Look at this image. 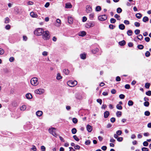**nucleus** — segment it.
<instances>
[{"instance_id": "40", "label": "nucleus", "mask_w": 151, "mask_h": 151, "mask_svg": "<svg viewBox=\"0 0 151 151\" xmlns=\"http://www.w3.org/2000/svg\"><path fill=\"white\" fill-rule=\"evenodd\" d=\"M71 132L73 134H75L77 132L76 129L75 128H73L72 129Z\"/></svg>"}, {"instance_id": "11", "label": "nucleus", "mask_w": 151, "mask_h": 151, "mask_svg": "<svg viewBox=\"0 0 151 151\" xmlns=\"http://www.w3.org/2000/svg\"><path fill=\"white\" fill-rule=\"evenodd\" d=\"M94 17V13H91L89 15V18L90 20H93V19Z\"/></svg>"}, {"instance_id": "42", "label": "nucleus", "mask_w": 151, "mask_h": 151, "mask_svg": "<svg viewBox=\"0 0 151 151\" xmlns=\"http://www.w3.org/2000/svg\"><path fill=\"white\" fill-rule=\"evenodd\" d=\"M116 22V20L114 18H112L110 19V22L111 23H114Z\"/></svg>"}, {"instance_id": "56", "label": "nucleus", "mask_w": 151, "mask_h": 151, "mask_svg": "<svg viewBox=\"0 0 151 151\" xmlns=\"http://www.w3.org/2000/svg\"><path fill=\"white\" fill-rule=\"evenodd\" d=\"M142 151H148V149L146 147H143L142 148Z\"/></svg>"}, {"instance_id": "37", "label": "nucleus", "mask_w": 151, "mask_h": 151, "mask_svg": "<svg viewBox=\"0 0 151 151\" xmlns=\"http://www.w3.org/2000/svg\"><path fill=\"white\" fill-rule=\"evenodd\" d=\"M149 104V103L148 101H145L144 103V106L146 107L148 106Z\"/></svg>"}, {"instance_id": "52", "label": "nucleus", "mask_w": 151, "mask_h": 151, "mask_svg": "<svg viewBox=\"0 0 151 151\" xmlns=\"http://www.w3.org/2000/svg\"><path fill=\"white\" fill-rule=\"evenodd\" d=\"M32 147L31 148V150L34 151H36L37 150L36 147L35 145H33Z\"/></svg>"}, {"instance_id": "1", "label": "nucleus", "mask_w": 151, "mask_h": 151, "mask_svg": "<svg viewBox=\"0 0 151 151\" xmlns=\"http://www.w3.org/2000/svg\"><path fill=\"white\" fill-rule=\"evenodd\" d=\"M42 38L44 40H49L50 38V32L48 31H44L42 34Z\"/></svg>"}, {"instance_id": "9", "label": "nucleus", "mask_w": 151, "mask_h": 151, "mask_svg": "<svg viewBox=\"0 0 151 151\" xmlns=\"http://www.w3.org/2000/svg\"><path fill=\"white\" fill-rule=\"evenodd\" d=\"M86 11L87 13H91L92 11L91 7L89 5H87L86 6Z\"/></svg>"}, {"instance_id": "13", "label": "nucleus", "mask_w": 151, "mask_h": 151, "mask_svg": "<svg viewBox=\"0 0 151 151\" xmlns=\"http://www.w3.org/2000/svg\"><path fill=\"white\" fill-rule=\"evenodd\" d=\"M43 114L42 111H38L36 112V115L38 116H41Z\"/></svg>"}, {"instance_id": "5", "label": "nucleus", "mask_w": 151, "mask_h": 151, "mask_svg": "<svg viewBox=\"0 0 151 151\" xmlns=\"http://www.w3.org/2000/svg\"><path fill=\"white\" fill-rule=\"evenodd\" d=\"M45 92V90L43 88H39L35 91V93L39 95L43 94Z\"/></svg>"}, {"instance_id": "33", "label": "nucleus", "mask_w": 151, "mask_h": 151, "mask_svg": "<svg viewBox=\"0 0 151 151\" xmlns=\"http://www.w3.org/2000/svg\"><path fill=\"white\" fill-rule=\"evenodd\" d=\"M48 52H47V51H43L42 53V54L43 56H47L48 55Z\"/></svg>"}, {"instance_id": "54", "label": "nucleus", "mask_w": 151, "mask_h": 151, "mask_svg": "<svg viewBox=\"0 0 151 151\" xmlns=\"http://www.w3.org/2000/svg\"><path fill=\"white\" fill-rule=\"evenodd\" d=\"M109 27L110 29H113L115 28V26L112 24H110L109 25Z\"/></svg>"}, {"instance_id": "62", "label": "nucleus", "mask_w": 151, "mask_h": 151, "mask_svg": "<svg viewBox=\"0 0 151 151\" xmlns=\"http://www.w3.org/2000/svg\"><path fill=\"white\" fill-rule=\"evenodd\" d=\"M111 122L112 123H114L115 121V118L114 117H112L110 119Z\"/></svg>"}, {"instance_id": "32", "label": "nucleus", "mask_w": 151, "mask_h": 151, "mask_svg": "<svg viewBox=\"0 0 151 151\" xmlns=\"http://www.w3.org/2000/svg\"><path fill=\"white\" fill-rule=\"evenodd\" d=\"M116 133L118 136L122 134V131L120 130H118L116 132Z\"/></svg>"}, {"instance_id": "31", "label": "nucleus", "mask_w": 151, "mask_h": 151, "mask_svg": "<svg viewBox=\"0 0 151 151\" xmlns=\"http://www.w3.org/2000/svg\"><path fill=\"white\" fill-rule=\"evenodd\" d=\"M116 115L118 117H119L122 115V113L119 111H118L116 113Z\"/></svg>"}, {"instance_id": "29", "label": "nucleus", "mask_w": 151, "mask_h": 151, "mask_svg": "<svg viewBox=\"0 0 151 151\" xmlns=\"http://www.w3.org/2000/svg\"><path fill=\"white\" fill-rule=\"evenodd\" d=\"M101 8L99 6H97L96 8V12H99L101 10Z\"/></svg>"}, {"instance_id": "22", "label": "nucleus", "mask_w": 151, "mask_h": 151, "mask_svg": "<svg viewBox=\"0 0 151 151\" xmlns=\"http://www.w3.org/2000/svg\"><path fill=\"white\" fill-rule=\"evenodd\" d=\"M126 43L125 41L123 40L119 42V45L121 46L124 45Z\"/></svg>"}, {"instance_id": "30", "label": "nucleus", "mask_w": 151, "mask_h": 151, "mask_svg": "<svg viewBox=\"0 0 151 151\" xmlns=\"http://www.w3.org/2000/svg\"><path fill=\"white\" fill-rule=\"evenodd\" d=\"M128 104L129 106H132L133 104V102L131 100H129L128 102Z\"/></svg>"}, {"instance_id": "4", "label": "nucleus", "mask_w": 151, "mask_h": 151, "mask_svg": "<svg viewBox=\"0 0 151 151\" xmlns=\"http://www.w3.org/2000/svg\"><path fill=\"white\" fill-rule=\"evenodd\" d=\"M49 133L52 134L53 136L55 137H57V134L56 133V129L53 127L50 128L48 129Z\"/></svg>"}, {"instance_id": "64", "label": "nucleus", "mask_w": 151, "mask_h": 151, "mask_svg": "<svg viewBox=\"0 0 151 151\" xmlns=\"http://www.w3.org/2000/svg\"><path fill=\"white\" fill-rule=\"evenodd\" d=\"M130 88V86L129 84H126L125 86V88L126 89H129Z\"/></svg>"}, {"instance_id": "45", "label": "nucleus", "mask_w": 151, "mask_h": 151, "mask_svg": "<svg viewBox=\"0 0 151 151\" xmlns=\"http://www.w3.org/2000/svg\"><path fill=\"white\" fill-rule=\"evenodd\" d=\"M73 137L74 139L77 141H79V139L77 137L76 135H74Z\"/></svg>"}, {"instance_id": "10", "label": "nucleus", "mask_w": 151, "mask_h": 151, "mask_svg": "<svg viewBox=\"0 0 151 151\" xmlns=\"http://www.w3.org/2000/svg\"><path fill=\"white\" fill-rule=\"evenodd\" d=\"M30 16L33 18H37L38 16L37 14L33 12L30 13Z\"/></svg>"}, {"instance_id": "53", "label": "nucleus", "mask_w": 151, "mask_h": 151, "mask_svg": "<svg viewBox=\"0 0 151 151\" xmlns=\"http://www.w3.org/2000/svg\"><path fill=\"white\" fill-rule=\"evenodd\" d=\"M91 143V141L90 140H87L85 142V144L86 145H89Z\"/></svg>"}, {"instance_id": "6", "label": "nucleus", "mask_w": 151, "mask_h": 151, "mask_svg": "<svg viewBox=\"0 0 151 151\" xmlns=\"http://www.w3.org/2000/svg\"><path fill=\"white\" fill-rule=\"evenodd\" d=\"M77 84V82L76 81H69L67 82L68 85L70 87H73L76 86Z\"/></svg>"}, {"instance_id": "57", "label": "nucleus", "mask_w": 151, "mask_h": 151, "mask_svg": "<svg viewBox=\"0 0 151 151\" xmlns=\"http://www.w3.org/2000/svg\"><path fill=\"white\" fill-rule=\"evenodd\" d=\"M27 3V4L28 5H32L34 4L33 2L30 1H28Z\"/></svg>"}, {"instance_id": "3", "label": "nucleus", "mask_w": 151, "mask_h": 151, "mask_svg": "<svg viewBox=\"0 0 151 151\" xmlns=\"http://www.w3.org/2000/svg\"><path fill=\"white\" fill-rule=\"evenodd\" d=\"M43 29L41 28H38L37 29L34 31V33L35 35L39 36L42 35L43 33L44 32Z\"/></svg>"}, {"instance_id": "41", "label": "nucleus", "mask_w": 151, "mask_h": 151, "mask_svg": "<svg viewBox=\"0 0 151 151\" xmlns=\"http://www.w3.org/2000/svg\"><path fill=\"white\" fill-rule=\"evenodd\" d=\"M144 114L145 115L148 116L150 115V113L149 111H146L145 112Z\"/></svg>"}, {"instance_id": "15", "label": "nucleus", "mask_w": 151, "mask_h": 151, "mask_svg": "<svg viewBox=\"0 0 151 151\" xmlns=\"http://www.w3.org/2000/svg\"><path fill=\"white\" fill-rule=\"evenodd\" d=\"M68 22L69 24H71L73 22V18L71 17H68Z\"/></svg>"}, {"instance_id": "14", "label": "nucleus", "mask_w": 151, "mask_h": 151, "mask_svg": "<svg viewBox=\"0 0 151 151\" xmlns=\"http://www.w3.org/2000/svg\"><path fill=\"white\" fill-rule=\"evenodd\" d=\"M86 32L85 31H83L79 33L78 35L82 37L86 35Z\"/></svg>"}, {"instance_id": "39", "label": "nucleus", "mask_w": 151, "mask_h": 151, "mask_svg": "<svg viewBox=\"0 0 151 151\" xmlns=\"http://www.w3.org/2000/svg\"><path fill=\"white\" fill-rule=\"evenodd\" d=\"M150 83H147L145 84V87L146 88H148L150 86Z\"/></svg>"}, {"instance_id": "28", "label": "nucleus", "mask_w": 151, "mask_h": 151, "mask_svg": "<svg viewBox=\"0 0 151 151\" xmlns=\"http://www.w3.org/2000/svg\"><path fill=\"white\" fill-rule=\"evenodd\" d=\"M148 18L147 17H143L142 21L144 22H146L148 21Z\"/></svg>"}, {"instance_id": "58", "label": "nucleus", "mask_w": 151, "mask_h": 151, "mask_svg": "<svg viewBox=\"0 0 151 151\" xmlns=\"http://www.w3.org/2000/svg\"><path fill=\"white\" fill-rule=\"evenodd\" d=\"M146 94L147 96H150L151 95V91H149L146 92Z\"/></svg>"}, {"instance_id": "26", "label": "nucleus", "mask_w": 151, "mask_h": 151, "mask_svg": "<svg viewBox=\"0 0 151 151\" xmlns=\"http://www.w3.org/2000/svg\"><path fill=\"white\" fill-rule=\"evenodd\" d=\"M10 21V20L9 18L8 17H7L5 19L4 22L5 23L7 24Z\"/></svg>"}, {"instance_id": "27", "label": "nucleus", "mask_w": 151, "mask_h": 151, "mask_svg": "<svg viewBox=\"0 0 151 151\" xmlns=\"http://www.w3.org/2000/svg\"><path fill=\"white\" fill-rule=\"evenodd\" d=\"M99 49L97 48H96L94 50H92L91 51L92 52L93 54H95L99 51Z\"/></svg>"}, {"instance_id": "50", "label": "nucleus", "mask_w": 151, "mask_h": 151, "mask_svg": "<svg viewBox=\"0 0 151 151\" xmlns=\"http://www.w3.org/2000/svg\"><path fill=\"white\" fill-rule=\"evenodd\" d=\"M140 30L139 29H136L134 31V33L136 35H138L140 33Z\"/></svg>"}, {"instance_id": "36", "label": "nucleus", "mask_w": 151, "mask_h": 151, "mask_svg": "<svg viewBox=\"0 0 151 151\" xmlns=\"http://www.w3.org/2000/svg\"><path fill=\"white\" fill-rule=\"evenodd\" d=\"M138 48L140 50L144 48V46L142 45H138L137 46Z\"/></svg>"}, {"instance_id": "2", "label": "nucleus", "mask_w": 151, "mask_h": 151, "mask_svg": "<svg viewBox=\"0 0 151 151\" xmlns=\"http://www.w3.org/2000/svg\"><path fill=\"white\" fill-rule=\"evenodd\" d=\"M31 84L34 86H36L39 84L38 79L37 77H33L30 80Z\"/></svg>"}, {"instance_id": "63", "label": "nucleus", "mask_w": 151, "mask_h": 151, "mask_svg": "<svg viewBox=\"0 0 151 151\" xmlns=\"http://www.w3.org/2000/svg\"><path fill=\"white\" fill-rule=\"evenodd\" d=\"M124 95L122 94H121L119 96V97L121 99H124Z\"/></svg>"}, {"instance_id": "21", "label": "nucleus", "mask_w": 151, "mask_h": 151, "mask_svg": "<svg viewBox=\"0 0 151 151\" xmlns=\"http://www.w3.org/2000/svg\"><path fill=\"white\" fill-rule=\"evenodd\" d=\"M135 16L137 18L139 19L142 17V14L140 13H138L136 14Z\"/></svg>"}, {"instance_id": "46", "label": "nucleus", "mask_w": 151, "mask_h": 151, "mask_svg": "<svg viewBox=\"0 0 151 151\" xmlns=\"http://www.w3.org/2000/svg\"><path fill=\"white\" fill-rule=\"evenodd\" d=\"M116 108L118 109L121 110L122 109V107L119 104H117L116 105Z\"/></svg>"}, {"instance_id": "59", "label": "nucleus", "mask_w": 151, "mask_h": 151, "mask_svg": "<svg viewBox=\"0 0 151 151\" xmlns=\"http://www.w3.org/2000/svg\"><path fill=\"white\" fill-rule=\"evenodd\" d=\"M41 149L42 151H45V150L46 148L44 146H42L41 147Z\"/></svg>"}, {"instance_id": "34", "label": "nucleus", "mask_w": 151, "mask_h": 151, "mask_svg": "<svg viewBox=\"0 0 151 151\" xmlns=\"http://www.w3.org/2000/svg\"><path fill=\"white\" fill-rule=\"evenodd\" d=\"M132 33V32L131 30H129L127 32V34L128 36H131Z\"/></svg>"}, {"instance_id": "20", "label": "nucleus", "mask_w": 151, "mask_h": 151, "mask_svg": "<svg viewBox=\"0 0 151 151\" xmlns=\"http://www.w3.org/2000/svg\"><path fill=\"white\" fill-rule=\"evenodd\" d=\"M125 27L124 25L123 24H120L119 25V28L121 30H123L124 29Z\"/></svg>"}, {"instance_id": "17", "label": "nucleus", "mask_w": 151, "mask_h": 151, "mask_svg": "<svg viewBox=\"0 0 151 151\" xmlns=\"http://www.w3.org/2000/svg\"><path fill=\"white\" fill-rule=\"evenodd\" d=\"M109 115V112L108 111H106L104 113V117L106 118L108 117Z\"/></svg>"}, {"instance_id": "38", "label": "nucleus", "mask_w": 151, "mask_h": 151, "mask_svg": "<svg viewBox=\"0 0 151 151\" xmlns=\"http://www.w3.org/2000/svg\"><path fill=\"white\" fill-rule=\"evenodd\" d=\"M116 11L118 13H120L122 12V10L119 7L117 9Z\"/></svg>"}, {"instance_id": "55", "label": "nucleus", "mask_w": 151, "mask_h": 151, "mask_svg": "<svg viewBox=\"0 0 151 151\" xmlns=\"http://www.w3.org/2000/svg\"><path fill=\"white\" fill-rule=\"evenodd\" d=\"M57 23H58L59 24L58 26H60V25L61 24V22L60 19H58L56 20Z\"/></svg>"}, {"instance_id": "43", "label": "nucleus", "mask_w": 151, "mask_h": 151, "mask_svg": "<svg viewBox=\"0 0 151 151\" xmlns=\"http://www.w3.org/2000/svg\"><path fill=\"white\" fill-rule=\"evenodd\" d=\"M145 56L147 57H149L150 55V53L148 51H147L145 53Z\"/></svg>"}, {"instance_id": "24", "label": "nucleus", "mask_w": 151, "mask_h": 151, "mask_svg": "<svg viewBox=\"0 0 151 151\" xmlns=\"http://www.w3.org/2000/svg\"><path fill=\"white\" fill-rule=\"evenodd\" d=\"M62 78V77L60 76V74L59 73H58L56 77V79L58 80H59Z\"/></svg>"}, {"instance_id": "61", "label": "nucleus", "mask_w": 151, "mask_h": 151, "mask_svg": "<svg viewBox=\"0 0 151 151\" xmlns=\"http://www.w3.org/2000/svg\"><path fill=\"white\" fill-rule=\"evenodd\" d=\"M87 20V18L85 16L83 17V19H82V22H85Z\"/></svg>"}, {"instance_id": "19", "label": "nucleus", "mask_w": 151, "mask_h": 151, "mask_svg": "<svg viewBox=\"0 0 151 151\" xmlns=\"http://www.w3.org/2000/svg\"><path fill=\"white\" fill-rule=\"evenodd\" d=\"M27 108V106L25 105H23L20 108V110L22 111H24Z\"/></svg>"}, {"instance_id": "7", "label": "nucleus", "mask_w": 151, "mask_h": 151, "mask_svg": "<svg viewBox=\"0 0 151 151\" xmlns=\"http://www.w3.org/2000/svg\"><path fill=\"white\" fill-rule=\"evenodd\" d=\"M107 16L104 14L101 16H99L98 17V19L99 20L104 21L107 18Z\"/></svg>"}, {"instance_id": "49", "label": "nucleus", "mask_w": 151, "mask_h": 151, "mask_svg": "<svg viewBox=\"0 0 151 151\" xmlns=\"http://www.w3.org/2000/svg\"><path fill=\"white\" fill-rule=\"evenodd\" d=\"M143 145L144 146H147L148 145V143L147 141H145L143 142Z\"/></svg>"}, {"instance_id": "12", "label": "nucleus", "mask_w": 151, "mask_h": 151, "mask_svg": "<svg viewBox=\"0 0 151 151\" xmlns=\"http://www.w3.org/2000/svg\"><path fill=\"white\" fill-rule=\"evenodd\" d=\"M86 128L87 130L89 132H91L92 130V127L89 124H88L87 125Z\"/></svg>"}, {"instance_id": "48", "label": "nucleus", "mask_w": 151, "mask_h": 151, "mask_svg": "<svg viewBox=\"0 0 151 151\" xmlns=\"http://www.w3.org/2000/svg\"><path fill=\"white\" fill-rule=\"evenodd\" d=\"M123 139V138L122 137H119L117 139V140L119 142H122Z\"/></svg>"}, {"instance_id": "8", "label": "nucleus", "mask_w": 151, "mask_h": 151, "mask_svg": "<svg viewBox=\"0 0 151 151\" xmlns=\"http://www.w3.org/2000/svg\"><path fill=\"white\" fill-rule=\"evenodd\" d=\"M94 26V24L93 22H90L89 23H86L85 24V27L88 28L92 27Z\"/></svg>"}, {"instance_id": "25", "label": "nucleus", "mask_w": 151, "mask_h": 151, "mask_svg": "<svg viewBox=\"0 0 151 151\" xmlns=\"http://www.w3.org/2000/svg\"><path fill=\"white\" fill-rule=\"evenodd\" d=\"M63 72L66 75H68L69 73V71L68 69H65L63 70Z\"/></svg>"}, {"instance_id": "16", "label": "nucleus", "mask_w": 151, "mask_h": 151, "mask_svg": "<svg viewBox=\"0 0 151 151\" xmlns=\"http://www.w3.org/2000/svg\"><path fill=\"white\" fill-rule=\"evenodd\" d=\"M26 97L28 99H31L32 98V97L31 94L28 93L26 95Z\"/></svg>"}, {"instance_id": "47", "label": "nucleus", "mask_w": 151, "mask_h": 151, "mask_svg": "<svg viewBox=\"0 0 151 151\" xmlns=\"http://www.w3.org/2000/svg\"><path fill=\"white\" fill-rule=\"evenodd\" d=\"M135 26L136 27H139L140 25V23L137 22H136L134 23Z\"/></svg>"}, {"instance_id": "18", "label": "nucleus", "mask_w": 151, "mask_h": 151, "mask_svg": "<svg viewBox=\"0 0 151 151\" xmlns=\"http://www.w3.org/2000/svg\"><path fill=\"white\" fill-rule=\"evenodd\" d=\"M72 7L70 3H66L65 4V7L66 8H71Z\"/></svg>"}, {"instance_id": "35", "label": "nucleus", "mask_w": 151, "mask_h": 151, "mask_svg": "<svg viewBox=\"0 0 151 151\" xmlns=\"http://www.w3.org/2000/svg\"><path fill=\"white\" fill-rule=\"evenodd\" d=\"M137 38L140 40H142L143 37L142 35H139L137 37Z\"/></svg>"}, {"instance_id": "23", "label": "nucleus", "mask_w": 151, "mask_h": 151, "mask_svg": "<svg viewBox=\"0 0 151 151\" xmlns=\"http://www.w3.org/2000/svg\"><path fill=\"white\" fill-rule=\"evenodd\" d=\"M80 57L82 59H85L86 58V54L85 53L82 54L80 55Z\"/></svg>"}, {"instance_id": "60", "label": "nucleus", "mask_w": 151, "mask_h": 151, "mask_svg": "<svg viewBox=\"0 0 151 151\" xmlns=\"http://www.w3.org/2000/svg\"><path fill=\"white\" fill-rule=\"evenodd\" d=\"M97 101L99 103L100 105H101L102 103V100L101 99H98L97 100Z\"/></svg>"}, {"instance_id": "44", "label": "nucleus", "mask_w": 151, "mask_h": 151, "mask_svg": "<svg viewBox=\"0 0 151 151\" xmlns=\"http://www.w3.org/2000/svg\"><path fill=\"white\" fill-rule=\"evenodd\" d=\"M73 122L74 123L76 124L78 122V120L76 118H74L73 119Z\"/></svg>"}, {"instance_id": "51", "label": "nucleus", "mask_w": 151, "mask_h": 151, "mask_svg": "<svg viewBox=\"0 0 151 151\" xmlns=\"http://www.w3.org/2000/svg\"><path fill=\"white\" fill-rule=\"evenodd\" d=\"M4 50L3 49L0 48V55H2L4 53Z\"/></svg>"}]
</instances>
